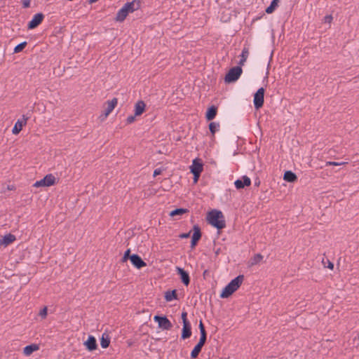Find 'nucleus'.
I'll return each mask as SVG.
<instances>
[{
    "label": "nucleus",
    "instance_id": "16",
    "mask_svg": "<svg viewBox=\"0 0 359 359\" xmlns=\"http://www.w3.org/2000/svg\"><path fill=\"white\" fill-rule=\"evenodd\" d=\"M84 345L86 346V348L90 351L95 350L97 347L95 338L91 335L89 336L87 341L84 342Z\"/></svg>",
    "mask_w": 359,
    "mask_h": 359
},
{
    "label": "nucleus",
    "instance_id": "4",
    "mask_svg": "<svg viewBox=\"0 0 359 359\" xmlns=\"http://www.w3.org/2000/svg\"><path fill=\"white\" fill-rule=\"evenodd\" d=\"M55 183V177L52 174L46 175L43 179L34 184V187H50Z\"/></svg>",
    "mask_w": 359,
    "mask_h": 359
},
{
    "label": "nucleus",
    "instance_id": "31",
    "mask_svg": "<svg viewBox=\"0 0 359 359\" xmlns=\"http://www.w3.org/2000/svg\"><path fill=\"white\" fill-rule=\"evenodd\" d=\"M187 212V209L184 208H177L172 211L170 212V215L172 217H174L175 215H182L184 213H186Z\"/></svg>",
    "mask_w": 359,
    "mask_h": 359
},
{
    "label": "nucleus",
    "instance_id": "2",
    "mask_svg": "<svg viewBox=\"0 0 359 359\" xmlns=\"http://www.w3.org/2000/svg\"><path fill=\"white\" fill-rule=\"evenodd\" d=\"M208 222L218 229H222L225 227V220L222 212L219 210H211L207 217Z\"/></svg>",
    "mask_w": 359,
    "mask_h": 359
},
{
    "label": "nucleus",
    "instance_id": "20",
    "mask_svg": "<svg viewBox=\"0 0 359 359\" xmlns=\"http://www.w3.org/2000/svg\"><path fill=\"white\" fill-rule=\"evenodd\" d=\"M217 109L215 106L212 105L210 108H208L205 114V118H207V120L211 121L213 118H215V117L217 115Z\"/></svg>",
    "mask_w": 359,
    "mask_h": 359
},
{
    "label": "nucleus",
    "instance_id": "29",
    "mask_svg": "<svg viewBox=\"0 0 359 359\" xmlns=\"http://www.w3.org/2000/svg\"><path fill=\"white\" fill-rule=\"evenodd\" d=\"M202 346L196 344L192 351L191 352V358L192 359L196 358L202 349Z\"/></svg>",
    "mask_w": 359,
    "mask_h": 359
},
{
    "label": "nucleus",
    "instance_id": "41",
    "mask_svg": "<svg viewBox=\"0 0 359 359\" xmlns=\"http://www.w3.org/2000/svg\"><path fill=\"white\" fill-rule=\"evenodd\" d=\"M22 6L23 8H29L30 6V0H23Z\"/></svg>",
    "mask_w": 359,
    "mask_h": 359
},
{
    "label": "nucleus",
    "instance_id": "43",
    "mask_svg": "<svg viewBox=\"0 0 359 359\" xmlns=\"http://www.w3.org/2000/svg\"><path fill=\"white\" fill-rule=\"evenodd\" d=\"M190 236V232L189 233H184L180 235V238H187Z\"/></svg>",
    "mask_w": 359,
    "mask_h": 359
},
{
    "label": "nucleus",
    "instance_id": "26",
    "mask_svg": "<svg viewBox=\"0 0 359 359\" xmlns=\"http://www.w3.org/2000/svg\"><path fill=\"white\" fill-rule=\"evenodd\" d=\"M110 343V339L108 335L103 334L100 339V345L103 348H106L109 346Z\"/></svg>",
    "mask_w": 359,
    "mask_h": 359
},
{
    "label": "nucleus",
    "instance_id": "11",
    "mask_svg": "<svg viewBox=\"0 0 359 359\" xmlns=\"http://www.w3.org/2000/svg\"><path fill=\"white\" fill-rule=\"evenodd\" d=\"M117 103L118 100L116 97L113 98L111 100H109L107 102V107L104 109V114L102 115L104 116V118H107L108 115L114 110Z\"/></svg>",
    "mask_w": 359,
    "mask_h": 359
},
{
    "label": "nucleus",
    "instance_id": "22",
    "mask_svg": "<svg viewBox=\"0 0 359 359\" xmlns=\"http://www.w3.org/2000/svg\"><path fill=\"white\" fill-rule=\"evenodd\" d=\"M297 175L292 171L287 170L285 172L283 180L288 182H294L297 180Z\"/></svg>",
    "mask_w": 359,
    "mask_h": 359
},
{
    "label": "nucleus",
    "instance_id": "40",
    "mask_svg": "<svg viewBox=\"0 0 359 359\" xmlns=\"http://www.w3.org/2000/svg\"><path fill=\"white\" fill-rule=\"evenodd\" d=\"M199 329H200V333L202 334V333H206V331L205 330V327L203 325V323L202 322V320H200V323H199Z\"/></svg>",
    "mask_w": 359,
    "mask_h": 359
},
{
    "label": "nucleus",
    "instance_id": "10",
    "mask_svg": "<svg viewBox=\"0 0 359 359\" xmlns=\"http://www.w3.org/2000/svg\"><path fill=\"white\" fill-rule=\"evenodd\" d=\"M28 118L25 116H22V119H18L15 123L13 128L12 133L14 135L18 134L22 129V127L26 125Z\"/></svg>",
    "mask_w": 359,
    "mask_h": 359
},
{
    "label": "nucleus",
    "instance_id": "38",
    "mask_svg": "<svg viewBox=\"0 0 359 359\" xmlns=\"http://www.w3.org/2000/svg\"><path fill=\"white\" fill-rule=\"evenodd\" d=\"M187 313L186 311H183L182 313V315H181V318H182V322H183V324H188V323H190L189 322V320H187Z\"/></svg>",
    "mask_w": 359,
    "mask_h": 359
},
{
    "label": "nucleus",
    "instance_id": "14",
    "mask_svg": "<svg viewBox=\"0 0 359 359\" xmlns=\"http://www.w3.org/2000/svg\"><path fill=\"white\" fill-rule=\"evenodd\" d=\"M177 273L180 276L182 282L186 285H189L190 278L189 273L180 267H177Z\"/></svg>",
    "mask_w": 359,
    "mask_h": 359
},
{
    "label": "nucleus",
    "instance_id": "13",
    "mask_svg": "<svg viewBox=\"0 0 359 359\" xmlns=\"http://www.w3.org/2000/svg\"><path fill=\"white\" fill-rule=\"evenodd\" d=\"M123 7L127 10V11L130 13H133L137 10H138L140 7V1L137 0H134L131 2H127L124 4Z\"/></svg>",
    "mask_w": 359,
    "mask_h": 359
},
{
    "label": "nucleus",
    "instance_id": "27",
    "mask_svg": "<svg viewBox=\"0 0 359 359\" xmlns=\"http://www.w3.org/2000/svg\"><path fill=\"white\" fill-rule=\"evenodd\" d=\"M193 229H194V233L192 235L191 238L199 241L201 237V229H200L199 226L197 225H194Z\"/></svg>",
    "mask_w": 359,
    "mask_h": 359
},
{
    "label": "nucleus",
    "instance_id": "47",
    "mask_svg": "<svg viewBox=\"0 0 359 359\" xmlns=\"http://www.w3.org/2000/svg\"><path fill=\"white\" fill-rule=\"evenodd\" d=\"M322 262L324 264V265L325 266V262H324V260H322Z\"/></svg>",
    "mask_w": 359,
    "mask_h": 359
},
{
    "label": "nucleus",
    "instance_id": "9",
    "mask_svg": "<svg viewBox=\"0 0 359 359\" xmlns=\"http://www.w3.org/2000/svg\"><path fill=\"white\" fill-rule=\"evenodd\" d=\"M130 260L132 263V264L136 267L137 269H140L147 265L146 262H144L142 259L136 254H133L130 257Z\"/></svg>",
    "mask_w": 359,
    "mask_h": 359
},
{
    "label": "nucleus",
    "instance_id": "33",
    "mask_svg": "<svg viewBox=\"0 0 359 359\" xmlns=\"http://www.w3.org/2000/svg\"><path fill=\"white\" fill-rule=\"evenodd\" d=\"M206 338H207L206 333L201 334V337H200L199 341L198 342L197 344L203 347L206 341Z\"/></svg>",
    "mask_w": 359,
    "mask_h": 359
},
{
    "label": "nucleus",
    "instance_id": "37",
    "mask_svg": "<svg viewBox=\"0 0 359 359\" xmlns=\"http://www.w3.org/2000/svg\"><path fill=\"white\" fill-rule=\"evenodd\" d=\"M332 20H333V18L331 15H327L324 17L323 22L330 25Z\"/></svg>",
    "mask_w": 359,
    "mask_h": 359
},
{
    "label": "nucleus",
    "instance_id": "23",
    "mask_svg": "<svg viewBox=\"0 0 359 359\" xmlns=\"http://www.w3.org/2000/svg\"><path fill=\"white\" fill-rule=\"evenodd\" d=\"M165 299L167 302H171L173 299H177V290H168L165 292Z\"/></svg>",
    "mask_w": 359,
    "mask_h": 359
},
{
    "label": "nucleus",
    "instance_id": "21",
    "mask_svg": "<svg viewBox=\"0 0 359 359\" xmlns=\"http://www.w3.org/2000/svg\"><path fill=\"white\" fill-rule=\"evenodd\" d=\"M39 349V346L35 344H32L28 346H26L23 349V353L28 356L30 355L34 351H36Z\"/></svg>",
    "mask_w": 359,
    "mask_h": 359
},
{
    "label": "nucleus",
    "instance_id": "25",
    "mask_svg": "<svg viewBox=\"0 0 359 359\" xmlns=\"http://www.w3.org/2000/svg\"><path fill=\"white\" fill-rule=\"evenodd\" d=\"M263 259V256L258 253L255 255L250 260L249 264L250 266H255L259 264Z\"/></svg>",
    "mask_w": 359,
    "mask_h": 359
},
{
    "label": "nucleus",
    "instance_id": "36",
    "mask_svg": "<svg viewBox=\"0 0 359 359\" xmlns=\"http://www.w3.org/2000/svg\"><path fill=\"white\" fill-rule=\"evenodd\" d=\"M47 312H48V309L46 306H44L39 312V316L43 318H46V316H47Z\"/></svg>",
    "mask_w": 359,
    "mask_h": 359
},
{
    "label": "nucleus",
    "instance_id": "34",
    "mask_svg": "<svg viewBox=\"0 0 359 359\" xmlns=\"http://www.w3.org/2000/svg\"><path fill=\"white\" fill-rule=\"evenodd\" d=\"M130 249H128V250L125 252V253H124V255H123V257H122V259H121V262H126V261H127V259H130V257L131 256V255H130Z\"/></svg>",
    "mask_w": 359,
    "mask_h": 359
},
{
    "label": "nucleus",
    "instance_id": "15",
    "mask_svg": "<svg viewBox=\"0 0 359 359\" xmlns=\"http://www.w3.org/2000/svg\"><path fill=\"white\" fill-rule=\"evenodd\" d=\"M16 240L15 236L11 233L6 234L1 240H0V245H4L6 247L13 243Z\"/></svg>",
    "mask_w": 359,
    "mask_h": 359
},
{
    "label": "nucleus",
    "instance_id": "3",
    "mask_svg": "<svg viewBox=\"0 0 359 359\" xmlns=\"http://www.w3.org/2000/svg\"><path fill=\"white\" fill-rule=\"evenodd\" d=\"M242 74V68L239 66L231 68L226 74L224 80L226 83H231L237 81Z\"/></svg>",
    "mask_w": 359,
    "mask_h": 359
},
{
    "label": "nucleus",
    "instance_id": "44",
    "mask_svg": "<svg viewBox=\"0 0 359 359\" xmlns=\"http://www.w3.org/2000/svg\"><path fill=\"white\" fill-rule=\"evenodd\" d=\"M327 267L330 269H333L334 268V264L332 262H331L330 260L327 259Z\"/></svg>",
    "mask_w": 359,
    "mask_h": 359
},
{
    "label": "nucleus",
    "instance_id": "28",
    "mask_svg": "<svg viewBox=\"0 0 359 359\" xmlns=\"http://www.w3.org/2000/svg\"><path fill=\"white\" fill-rule=\"evenodd\" d=\"M219 123L216 122H211L209 124V129L212 136L215 135V133L219 130Z\"/></svg>",
    "mask_w": 359,
    "mask_h": 359
},
{
    "label": "nucleus",
    "instance_id": "12",
    "mask_svg": "<svg viewBox=\"0 0 359 359\" xmlns=\"http://www.w3.org/2000/svg\"><path fill=\"white\" fill-rule=\"evenodd\" d=\"M234 184L236 189H240L245 187L250 186L251 184V180L248 176L244 175L241 180H236Z\"/></svg>",
    "mask_w": 359,
    "mask_h": 359
},
{
    "label": "nucleus",
    "instance_id": "35",
    "mask_svg": "<svg viewBox=\"0 0 359 359\" xmlns=\"http://www.w3.org/2000/svg\"><path fill=\"white\" fill-rule=\"evenodd\" d=\"M346 163L345 162H335V161H327L325 163V165L327 166V165H335V166H338V165H344V164H346Z\"/></svg>",
    "mask_w": 359,
    "mask_h": 359
},
{
    "label": "nucleus",
    "instance_id": "39",
    "mask_svg": "<svg viewBox=\"0 0 359 359\" xmlns=\"http://www.w3.org/2000/svg\"><path fill=\"white\" fill-rule=\"evenodd\" d=\"M135 116H135V115L134 116L131 115V116H128V118H126V123L128 124H130V123H133L135 120Z\"/></svg>",
    "mask_w": 359,
    "mask_h": 359
},
{
    "label": "nucleus",
    "instance_id": "6",
    "mask_svg": "<svg viewBox=\"0 0 359 359\" xmlns=\"http://www.w3.org/2000/svg\"><path fill=\"white\" fill-rule=\"evenodd\" d=\"M264 88H260L257 90L254 95V105L255 107L258 109L261 108L264 104Z\"/></svg>",
    "mask_w": 359,
    "mask_h": 359
},
{
    "label": "nucleus",
    "instance_id": "45",
    "mask_svg": "<svg viewBox=\"0 0 359 359\" xmlns=\"http://www.w3.org/2000/svg\"><path fill=\"white\" fill-rule=\"evenodd\" d=\"M198 241L191 238V247L194 248Z\"/></svg>",
    "mask_w": 359,
    "mask_h": 359
},
{
    "label": "nucleus",
    "instance_id": "19",
    "mask_svg": "<svg viewBox=\"0 0 359 359\" xmlns=\"http://www.w3.org/2000/svg\"><path fill=\"white\" fill-rule=\"evenodd\" d=\"M129 13L127 10L123 6L117 13L116 16L115 18V20L117 22H123Z\"/></svg>",
    "mask_w": 359,
    "mask_h": 359
},
{
    "label": "nucleus",
    "instance_id": "17",
    "mask_svg": "<svg viewBox=\"0 0 359 359\" xmlns=\"http://www.w3.org/2000/svg\"><path fill=\"white\" fill-rule=\"evenodd\" d=\"M146 104L144 101L139 100L135 104V116H140L145 110Z\"/></svg>",
    "mask_w": 359,
    "mask_h": 359
},
{
    "label": "nucleus",
    "instance_id": "8",
    "mask_svg": "<svg viewBox=\"0 0 359 359\" xmlns=\"http://www.w3.org/2000/svg\"><path fill=\"white\" fill-rule=\"evenodd\" d=\"M44 18V15L41 13H36L34 15L32 20L28 23L27 28L29 29H33L38 27Z\"/></svg>",
    "mask_w": 359,
    "mask_h": 359
},
{
    "label": "nucleus",
    "instance_id": "5",
    "mask_svg": "<svg viewBox=\"0 0 359 359\" xmlns=\"http://www.w3.org/2000/svg\"><path fill=\"white\" fill-rule=\"evenodd\" d=\"M154 320L158 323V327L163 330H169L172 327V323L165 316H155Z\"/></svg>",
    "mask_w": 359,
    "mask_h": 359
},
{
    "label": "nucleus",
    "instance_id": "30",
    "mask_svg": "<svg viewBox=\"0 0 359 359\" xmlns=\"http://www.w3.org/2000/svg\"><path fill=\"white\" fill-rule=\"evenodd\" d=\"M278 0H273L269 7L266 8V12L269 14L272 13L278 6Z\"/></svg>",
    "mask_w": 359,
    "mask_h": 359
},
{
    "label": "nucleus",
    "instance_id": "46",
    "mask_svg": "<svg viewBox=\"0 0 359 359\" xmlns=\"http://www.w3.org/2000/svg\"><path fill=\"white\" fill-rule=\"evenodd\" d=\"M98 0H89V4H93V3H95L96 1H97Z\"/></svg>",
    "mask_w": 359,
    "mask_h": 359
},
{
    "label": "nucleus",
    "instance_id": "18",
    "mask_svg": "<svg viewBox=\"0 0 359 359\" xmlns=\"http://www.w3.org/2000/svg\"><path fill=\"white\" fill-rule=\"evenodd\" d=\"M191 335V330L190 323L183 324V328L182 330V339H185L189 338Z\"/></svg>",
    "mask_w": 359,
    "mask_h": 359
},
{
    "label": "nucleus",
    "instance_id": "32",
    "mask_svg": "<svg viewBox=\"0 0 359 359\" xmlns=\"http://www.w3.org/2000/svg\"><path fill=\"white\" fill-rule=\"evenodd\" d=\"M27 45V42L26 41H23L22 43H20V44L17 45L15 48H14V53H20V51H22L24 48Z\"/></svg>",
    "mask_w": 359,
    "mask_h": 359
},
{
    "label": "nucleus",
    "instance_id": "1",
    "mask_svg": "<svg viewBox=\"0 0 359 359\" xmlns=\"http://www.w3.org/2000/svg\"><path fill=\"white\" fill-rule=\"evenodd\" d=\"M244 280L243 275H239L225 286L222 292L220 294L221 298H227L231 296L234 292H236L241 285Z\"/></svg>",
    "mask_w": 359,
    "mask_h": 359
},
{
    "label": "nucleus",
    "instance_id": "7",
    "mask_svg": "<svg viewBox=\"0 0 359 359\" xmlns=\"http://www.w3.org/2000/svg\"><path fill=\"white\" fill-rule=\"evenodd\" d=\"M202 171L203 164L198 159H194L191 166V172L194 176L195 181L198 180Z\"/></svg>",
    "mask_w": 359,
    "mask_h": 359
},
{
    "label": "nucleus",
    "instance_id": "24",
    "mask_svg": "<svg viewBox=\"0 0 359 359\" xmlns=\"http://www.w3.org/2000/svg\"><path fill=\"white\" fill-rule=\"evenodd\" d=\"M248 55H249V48L248 47H244L243 49L242 50V53L241 55V58L239 61L238 65L241 66L243 65L244 63L245 62Z\"/></svg>",
    "mask_w": 359,
    "mask_h": 359
},
{
    "label": "nucleus",
    "instance_id": "42",
    "mask_svg": "<svg viewBox=\"0 0 359 359\" xmlns=\"http://www.w3.org/2000/svg\"><path fill=\"white\" fill-rule=\"evenodd\" d=\"M161 172H162L161 169L157 168V169L154 170L153 175H154V177H156V176H157L158 175H161Z\"/></svg>",
    "mask_w": 359,
    "mask_h": 359
}]
</instances>
